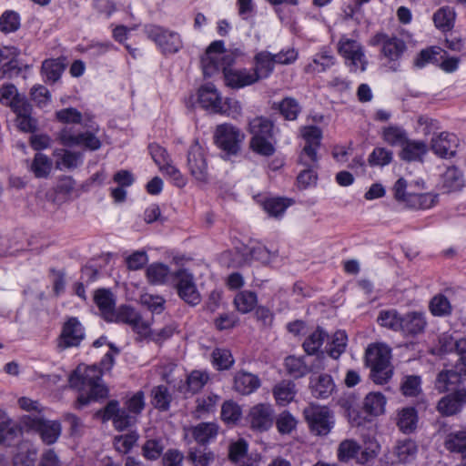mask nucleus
<instances>
[{
	"label": "nucleus",
	"mask_w": 466,
	"mask_h": 466,
	"mask_svg": "<svg viewBox=\"0 0 466 466\" xmlns=\"http://www.w3.org/2000/svg\"><path fill=\"white\" fill-rule=\"evenodd\" d=\"M152 404L155 408L167 410L171 402V395L167 387L160 385L152 390Z\"/></svg>",
	"instance_id": "obj_57"
},
{
	"label": "nucleus",
	"mask_w": 466,
	"mask_h": 466,
	"mask_svg": "<svg viewBox=\"0 0 466 466\" xmlns=\"http://www.w3.org/2000/svg\"><path fill=\"white\" fill-rule=\"evenodd\" d=\"M458 145L457 136L448 132H441L431 139L432 151L444 158L454 157Z\"/></svg>",
	"instance_id": "obj_19"
},
{
	"label": "nucleus",
	"mask_w": 466,
	"mask_h": 466,
	"mask_svg": "<svg viewBox=\"0 0 466 466\" xmlns=\"http://www.w3.org/2000/svg\"><path fill=\"white\" fill-rule=\"evenodd\" d=\"M187 169L191 177L200 184H206L209 180L208 165L204 148L194 143L187 153Z\"/></svg>",
	"instance_id": "obj_11"
},
{
	"label": "nucleus",
	"mask_w": 466,
	"mask_h": 466,
	"mask_svg": "<svg viewBox=\"0 0 466 466\" xmlns=\"http://www.w3.org/2000/svg\"><path fill=\"white\" fill-rule=\"evenodd\" d=\"M37 451L35 448L27 441L19 443L14 453V466H35Z\"/></svg>",
	"instance_id": "obj_26"
},
{
	"label": "nucleus",
	"mask_w": 466,
	"mask_h": 466,
	"mask_svg": "<svg viewBox=\"0 0 466 466\" xmlns=\"http://www.w3.org/2000/svg\"><path fill=\"white\" fill-rule=\"evenodd\" d=\"M94 300L103 318L108 321L116 310V302L112 292L105 289H98L95 293Z\"/></svg>",
	"instance_id": "obj_30"
},
{
	"label": "nucleus",
	"mask_w": 466,
	"mask_h": 466,
	"mask_svg": "<svg viewBox=\"0 0 466 466\" xmlns=\"http://www.w3.org/2000/svg\"><path fill=\"white\" fill-rule=\"evenodd\" d=\"M273 122L264 116H257L248 124V130L252 137H273Z\"/></svg>",
	"instance_id": "obj_36"
},
{
	"label": "nucleus",
	"mask_w": 466,
	"mask_h": 466,
	"mask_svg": "<svg viewBox=\"0 0 466 466\" xmlns=\"http://www.w3.org/2000/svg\"><path fill=\"white\" fill-rule=\"evenodd\" d=\"M390 349L381 343L370 345L366 350V361L371 370V379L376 384L386 383L392 375L390 365Z\"/></svg>",
	"instance_id": "obj_5"
},
{
	"label": "nucleus",
	"mask_w": 466,
	"mask_h": 466,
	"mask_svg": "<svg viewBox=\"0 0 466 466\" xmlns=\"http://www.w3.org/2000/svg\"><path fill=\"white\" fill-rule=\"evenodd\" d=\"M218 433V426L215 422H201L191 428V434L194 440L206 444L214 440Z\"/></svg>",
	"instance_id": "obj_32"
},
{
	"label": "nucleus",
	"mask_w": 466,
	"mask_h": 466,
	"mask_svg": "<svg viewBox=\"0 0 466 466\" xmlns=\"http://www.w3.org/2000/svg\"><path fill=\"white\" fill-rule=\"evenodd\" d=\"M275 420L277 429L281 434L290 433L297 426L295 417L287 410L281 412Z\"/></svg>",
	"instance_id": "obj_61"
},
{
	"label": "nucleus",
	"mask_w": 466,
	"mask_h": 466,
	"mask_svg": "<svg viewBox=\"0 0 466 466\" xmlns=\"http://www.w3.org/2000/svg\"><path fill=\"white\" fill-rule=\"evenodd\" d=\"M285 366L288 372L294 378H301L310 371H317L324 369L322 359L318 358L316 362L309 367L302 358L289 356L285 360Z\"/></svg>",
	"instance_id": "obj_22"
},
{
	"label": "nucleus",
	"mask_w": 466,
	"mask_h": 466,
	"mask_svg": "<svg viewBox=\"0 0 466 466\" xmlns=\"http://www.w3.org/2000/svg\"><path fill=\"white\" fill-rule=\"evenodd\" d=\"M198 101L202 108L214 114H224L237 117L241 112V106L238 101L227 99L223 103L220 93L212 83L205 84L199 87Z\"/></svg>",
	"instance_id": "obj_3"
},
{
	"label": "nucleus",
	"mask_w": 466,
	"mask_h": 466,
	"mask_svg": "<svg viewBox=\"0 0 466 466\" xmlns=\"http://www.w3.org/2000/svg\"><path fill=\"white\" fill-rule=\"evenodd\" d=\"M60 143L66 147H84L96 150L101 147L100 140L93 131L75 133L71 127H64L58 134Z\"/></svg>",
	"instance_id": "obj_13"
},
{
	"label": "nucleus",
	"mask_w": 466,
	"mask_h": 466,
	"mask_svg": "<svg viewBox=\"0 0 466 466\" xmlns=\"http://www.w3.org/2000/svg\"><path fill=\"white\" fill-rule=\"evenodd\" d=\"M309 388L314 397L327 399L333 393L335 383L330 375L319 374L310 377Z\"/></svg>",
	"instance_id": "obj_23"
},
{
	"label": "nucleus",
	"mask_w": 466,
	"mask_h": 466,
	"mask_svg": "<svg viewBox=\"0 0 466 466\" xmlns=\"http://www.w3.org/2000/svg\"><path fill=\"white\" fill-rule=\"evenodd\" d=\"M172 284L181 299L196 306L200 303L201 296L197 289L194 276L187 269L180 268L172 273Z\"/></svg>",
	"instance_id": "obj_8"
},
{
	"label": "nucleus",
	"mask_w": 466,
	"mask_h": 466,
	"mask_svg": "<svg viewBox=\"0 0 466 466\" xmlns=\"http://www.w3.org/2000/svg\"><path fill=\"white\" fill-rule=\"evenodd\" d=\"M22 234L19 232L7 233L0 236V256L12 255L22 248Z\"/></svg>",
	"instance_id": "obj_41"
},
{
	"label": "nucleus",
	"mask_w": 466,
	"mask_h": 466,
	"mask_svg": "<svg viewBox=\"0 0 466 466\" xmlns=\"http://www.w3.org/2000/svg\"><path fill=\"white\" fill-rule=\"evenodd\" d=\"M248 443L244 440H238L229 445V459L238 466H255L253 462L247 463Z\"/></svg>",
	"instance_id": "obj_43"
},
{
	"label": "nucleus",
	"mask_w": 466,
	"mask_h": 466,
	"mask_svg": "<svg viewBox=\"0 0 466 466\" xmlns=\"http://www.w3.org/2000/svg\"><path fill=\"white\" fill-rule=\"evenodd\" d=\"M243 56L239 48L231 51L224 49L223 41H214L207 48L201 57V66L205 76H210L218 70H222L225 75V69L233 68L237 57Z\"/></svg>",
	"instance_id": "obj_2"
},
{
	"label": "nucleus",
	"mask_w": 466,
	"mask_h": 466,
	"mask_svg": "<svg viewBox=\"0 0 466 466\" xmlns=\"http://www.w3.org/2000/svg\"><path fill=\"white\" fill-rule=\"evenodd\" d=\"M260 386V380L258 376L247 372L238 371L234 377V390L242 395H248L254 392Z\"/></svg>",
	"instance_id": "obj_24"
},
{
	"label": "nucleus",
	"mask_w": 466,
	"mask_h": 466,
	"mask_svg": "<svg viewBox=\"0 0 466 466\" xmlns=\"http://www.w3.org/2000/svg\"><path fill=\"white\" fill-rule=\"evenodd\" d=\"M372 46H380V54L387 59L385 67L390 72L400 70V59L407 50V45L401 38L383 32L377 33L370 40Z\"/></svg>",
	"instance_id": "obj_4"
},
{
	"label": "nucleus",
	"mask_w": 466,
	"mask_h": 466,
	"mask_svg": "<svg viewBox=\"0 0 466 466\" xmlns=\"http://www.w3.org/2000/svg\"><path fill=\"white\" fill-rule=\"evenodd\" d=\"M147 35L162 49L164 53H177L183 46L178 33L167 30L161 26H149L147 29Z\"/></svg>",
	"instance_id": "obj_12"
},
{
	"label": "nucleus",
	"mask_w": 466,
	"mask_h": 466,
	"mask_svg": "<svg viewBox=\"0 0 466 466\" xmlns=\"http://www.w3.org/2000/svg\"><path fill=\"white\" fill-rule=\"evenodd\" d=\"M165 444L161 438L148 439L142 446V455L147 460L156 461L163 453Z\"/></svg>",
	"instance_id": "obj_52"
},
{
	"label": "nucleus",
	"mask_w": 466,
	"mask_h": 466,
	"mask_svg": "<svg viewBox=\"0 0 466 466\" xmlns=\"http://www.w3.org/2000/svg\"><path fill=\"white\" fill-rule=\"evenodd\" d=\"M242 416L240 406L233 400H227L221 407V419L228 424L237 423Z\"/></svg>",
	"instance_id": "obj_55"
},
{
	"label": "nucleus",
	"mask_w": 466,
	"mask_h": 466,
	"mask_svg": "<svg viewBox=\"0 0 466 466\" xmlns=\"http://www.w3.org/2000/svg\"><path fill=\"white\" fill-rule=\"evenodd\" d=\"M360 447L353 440H344L340 442L338 449V457L341 461H347L353 459L359 452Z\"/></svg>",
	"instance_id": "obj_62"
},
{
	"label": "nucleus",
	"mask_w": 466,
	"mask_h": 466,
	"mask_svg": "<svg viewBox=\"0 0 466 466\" xmlns=\"http://www.w3.org/2000/svg\"><path fill=\"white\" fill-rule=\"evenodd\" d=\"M418 451L415 441L411 440H405L399 441L394 449V454L400 462H410L416 457Z\"/></svg>",
	"instance_id": "obj_44"
},
{
	"label": "nucleus",
	"mask_w": 466,
	"mask_h": 466,
	"mask_svg": "<svg viewBox=\"0 0 466 466\" xmlns=\"http://www.w3.org/2000/svg\"><path fill=\"white\" fill-rule=\"evenodd\" d=\"M53 156L56 158V167L59 170L76 168L82 161V155L80 153L63 148L55 149Z\"/></svg>",
	"instance_id": "obj_29"
},
{
	"label": "nucleus",
	"mask_w": 466,
	"mask_h": 466,
	"mask_svg": "<svg viewBox=\"0 0 466 466\" xmlns=\"http://www.w3.org/2000/svg\"><path fill=\"white\" fill-rule=\"evenodd\" d=\"M304 416L310 431L316 435L329 434L334 424L333 417L326 407L310 405L304 410Z\"/></svg>",
	"instance_id": "obj_10"
},
{
	"label": "nucleus",
	"mask_w": 466,
	"mask_h": 466,
	"mask_svg": "<svg viewBox=\"0 0 466 466\" xmlns=\"http://www.w3.org/2000/svg\"><path fill=\"white\" fill-rule=\"evenodd\" d=\"M465 404L466 389L463 388L442 397L437 404V410L444 416H451L458 413Z\"/></svg>",
	"instance_id": "obj_20"
},
{
	"label": "nucleus",
	"mask_w": 466,
	"mask_h": 466,
	"mask_svg": "<svg viewBox=\"0 0 466 466\" xmlns=\"http://www.w3.org/2000/svg\"><path fill=\"white\" fill-rule=\"evenodd\" d=\"M455 17L456 13L452 7L442 6L434 13L433 22L438 29L448 32L453 27Z\"/></svg>",
	"instance_id": "obj_34"
},
{
	"label": "nucleus",
	"mask_w": 466,
	"mask_h": 466,
	"mask_svg": "<svg viewBox=\"0 0 466 466\" xmlns=\"http://www.w3.org/2000/svg\"><path fill=\"white\" fill-rule=\"evenodd\" d=\"M386 398L380 392H370L363 400V410L373 416H379L385 411Z\"/></svg>",
	"instance_id": "obj_35"
},
{
	"label": "nucleus",
	"mask_w": 466,
	"mask_h": 466,
	"mask_svg": "<svg viewBox=\"0 0 466 466\" xmlns=\"http://www.w3.org/2000/svg\"><path fill=\"white\" fill-rule=\"evenodd\" d=\"M300 134L305 140V146L299 159L303 166L312 167L318 164L317 150L320 146L322 131L316 126H307L300 129Z\"/></svg>",
	"instance_id": "obj_9"
},
{
	"label": "nucleus",
	"mask_w": 466,
	"mask_h": 466,
	"mask_svg": "<svg viewBox=\"0 0 466 466\" xmlns=\"http://www.w3.org/2000/svg\"><path fill=\"white\" fill-rule=\"evenodd\" d=\"M337 51L351 72L366 70L368 60L364 47L357 39L347 35H341L337 43Z\"/></svg>",
	"instance_id": "obj_6"
},
{
	"label": "nucleus",
	"mask_w": 466,
	"mask_h": 466,
	"mask_svg": "<svg viewBox=\"0 0 466 466\" xmlns=\"http://www.w3.org/2000/svg\"><path fill=\"white\" fill-rule=\"evenodd\" d=\"M382 137L386 143L392 147L402 146L408 139L406 131L399 127H388L383 129Z\"/></svg>",
	"instance_id": "obj_53"
},
{
	"label": "nucleus",
	"mask_w": 466,
	"mask_h": 466,
	"mask_svg": "<svg viewBox=\"0 0 466 466\" xmlns=\"http://www.w3.org/2000/svg\"><path fill=\"white\" fill-rule=\"evenodd\" d=\"M188 457L194 466H209L215 458L213 452L206 449L191 451Z\"/></svg>",
	"instance_id": "obj_64"
},
{
	"label": "nucleus",
	"mask_w": 466,
	"mask_h": 466,
	"mask_svg": "<svg viewBox=\"0 0 466 466\" xmlns=\"http://www.w3.org/2000/svg\"><path fill=\"white\" fill-rule=\"evenodd\" d=\"M289 206L290 202L281 198H270L263 202L264 210L273 218L281 217Z\"/></svg>",
	"instance_id": "obj_51"
},
{
	"label": "nucleus",
	"mask_w": 466,
	"mask_h": 466,
	"mask_svg": "<svg viewBox=\"0 0 466 466\" xmlns=\"http://www.w3.org/2000/svg\"><path fill=\"white\" fill-rule=\"evenodd\" d=\"M401 391L408 397L418 396L421 391V380L420 376L409 375L404 377L401 383Z\"/></svg>",
	"instance_id": "obj_60"
},
{
	"label": "nucleus",
	"mask_w": 466,
	"mask_h": 466,
	"mask_svg": "<svg viewBox=\"0 0 466 466\" xmlns=\"http://www.w3.org/2000/svg\"><path fill=\"white\" fill-rule=\"evenodd\" d=\"M20 425L26 431L38 433L47 445L54 444L61 434V424L57 420H46L39 415H24L20 419Z\"/></svg>",
	"instance_id": "obj_7"
},
{
	"label": "nucleus",
	"mask_w": 466,
	"mask_h": 466,
	"mask_svg": "<svg viewBox=\"0 0 466 466\" xmlns=\"http://www.w3.org/2000/svg\"><path fill=\"white\" fill-rule=\"evenodd\" d=\"M102 371L96 366L78 365L69 376V385L78 392L76 406L82 408L93 400L104 399L108 390L102 383Z\"/></svg>",
	"instance_id": "obj_1"
},
{
	"label": "nucleus",
	"mask_w": 466,
	"mask_h": 466,
	"mask_svg": "<svg viewBox=\"0 0 466 466\" xmlns=\"http://www.w3.org/2000/svg\"><path fill=\"white\" fill-rule=\"evenodd\" d=\"M137 440L138 435L136 432L116 436L114 446L117 451L126 454L133 448Z\"/></svg>",
	"instance_id": "obj_63"
},
{
	"label": "nucleus",
	"mask_w": 466,
	"mask_h": 466,
	"mask_svg": "<svg viewBox=\"0 0 466 466\" xmlns=\"http://www.w3.org/2000/svg\"><path fill=\"white\" fill-rule=\"evenodd\" d=\"M347 335L343 330H338L334 333L332 341L328 344V352L333 359H338L344 351L347 346Z\"/></svg>",
	"instance_id": "obj_56"
},
{
	"label": "nucleus",
	"mask_w": 466,
	"mask_h": 466,
	"mask_svg": "<svg viewBox=\"0 0 466 466\" xmlns=\"http://www.w3.org/2000/svg\"><path fill=\"white\" fill-rule=\"evenodd\" d=\"M147 277L148 281L153 284H164L169 279L172 280V273H170L168 267L162 263H153L148 266Z\"/></svg>",
	"instance_id": "obj_42"
},
{
	"label": "nucleus",
	"mask_w": 466,
	"mask_h": 466,
	"mask_svg": "<svg viewBox=\"0 0 466 466\" xmlns=\"http://www.w3.org/2000/svg\"><path fill=\"white\" fill-rule=\"evenodd\" d=\"M275 61L268 51L258 52L254 57L253 74L257 75L258 81L262 78H267L274 70Z\"/></svg>",
	"instance_id": "obj_28"
},
{
	"label": "nucleus",
	"mask_w": 466,
	"mask_h": 466,
	"mask_svg": "<svg viewBox=\"0 0 466 466\" xmlns=\"http://www.w3.org/2000/svg\"><path fill=\"white\" fill-rule=\"evenodd\" d=\"M428 152V146L424 141L410 140L402 146L400 157L405 161H421Z\"/></svg>",
	"instance_id": "obj_27"
},
{
	"label": "nucleus",
	"mask_w": 466,
	"mask_h": 466,
	"mask_svg": "<svg viewBox=\"0 0 466 466\" xmlns=\"http://www.w3.org/2000/svg\"><path fill=\"white\" fill-rule=\"evenodd\" d=\"M464 186L462 173L455 167L447 168L442 176V187L447 192L461 190Z\"/></svg>",
	"instance_id": "obj_37"
},
{
	"label": "nucleus",
	"mask_w": 466,
	"mask_h": 466,
	"mask_svg": "<svg viewBox=\"0 0 466 466\" xmlns=\"http://www.w3.org/2000/svg\"><path fill=\"white\" fill-rule=\"evenodd\" d=\"M273 394L279 404L286 405L295 397V384L289 380H283L275 386Z\"/></svg>",
	"instance_id": "obj_46"
},
{
	"label": "nucleus",
	"mask_w": 466,
	"mask_h": 466,
	"mask_svg": "<svg viewBox=\"0 0 466 466\" xmlns=\"http://www.w3.org/2000/svg\"><path fill=\"white\" fill-rule=\"evenodd\" d=\"M257 295L252 291H241L234 299L236 309L241 313L250 312L257 305Z\"/></svg>",
	"instance_id": "obj_49"
},
{
	"label": "nucleus",
	"mask_w": 466,
	"mask_h": 466,
	"mask_svg": "<svg viewBox=\"0 0 466 466\" xmlns=\"http://www.w3.org/2000/svg\"><path fill=\"white\" fill-rule=\"evenodd\" d=\"M63 71L64 66L57 59H47L42 64V75L46 81H57Z\"/></svg>",
	"instance_id": "obj_54"
},
{
	"label": "nucleus",
	"mask_w": 466,
	"mask_h": 466,
	"mask_svg": "<svg viewBox=\"0 0 466 466\" xmlns=\"http://www.w3.org/2000/svg\"><path fill=\"white\" fill-rule=\"evenodd\" d=\"M214 138L217 146L222 150L228 154H236L243 136L237 127L228 124H222L218 126Z\"/></svg>",
	"instance_id": "obj_16"
},
{
	"label": "nucleus",
	"mask_w": 466,
	"mask_h": 466,
	"mask_svg": "<svg viewBox=\"0 0 466 466\" xmlns=\"http://www.w3.org/2000/svg\"><path fill=\"white\" fill-rule=\"evenodd\" d=\"M392 157L393 154L390 150L384 147H376L369 156L368 162L370 167H384L391 162Z\"/></svg>",
	"instance_id": "obj_59"
},
{
	"label": "nucleus",
	"mask_w": 466,
	"mask_h": 466,
	"mask_svg": "<svg viewBox=\"0 0 466 466\" xmlns=\"http://www.w3.org/2000/svg\"><path fill=\"white\" fill-rule=\"evenodd\" d=\"M211 361L218 370H229L235 362L230 350L219 348L212 351Z\"/></svg>",
	"instance_id": "obj_47"
},
{
	"label": "nucleus",
	"mask_w": 466,
	"mask_h": 466,
	"mask_svg": "<svg viewBox=\"0 0 466 466\" xmlns=\"http://www.w3.org/2000/svg\"><path fill=\"white\" fill-rule=\"evenodd\" d=\"M247 419L252 430L267 431L275 421V411L270 404L258 403L250 408Z\"/></svg>",
	"instance_id": "obj_14"
},
{
	"label": "nucleus",
	"mask_w": 466,
	"mask_h": 466,
	"mask_svg": "<svg viewBox=\"0 0 466 466\" xmlns=\"http://www.w3.org/2000/svg\"><path fill=\"white\" fill-rule=\"evenodd\" d=\"M85 338V330L80 321L76 317L69 318L63 325L58 338V348L66 350L77 347Z\"/></svg>",
	"instance_id": "obj_17"
},
{
	"label": "nucleus",
	"mask_w": 466,
	"mask_h": 466,
	"mask_svg": "<svg viewBox=\"0 0 466 466\" xmlns=\"http://www.w3.org/2000/svg\"><path fill=\"white\" fill-rule=\"evenodd\" d=\"M280 115L289 121H294L301 112V106L299 101L291 96L283 98L279 103L275 104Z\"/></svg>",
	"instance_id": "obj_38"
},
{
	"label": "nucleus",
	"mask_w": 466,
	"mask_h": 466,
	"mask_svg": "<svg viewBox=\"0 0 466 466\" xmlns=\"http://www.w3.org/2000/svg\"><path fill=\"white\" fill-rule=\"evenodd\" d=\"M418 422L417 410L412 407L402 408L398 412L397 425L404 433L412 432Z\"/></svg>",
	"instance_id": "obj_33"
},
{
	"label": "nucleus",
	"mask_w": 466,
	"mask_h": 466,
	"mask_svg": "<svg viewBox=\"0 0 466 466\" xmlns=\"http://www.w3.org/2000/svg\"><path fill=\"white\" fill-rule=\"evenodd\" d=\"M428 326L426 314L423 311H409L402 316L400 333L404 337L414 338L424 333Z\"/></svg>",
	"instance_id": "obj_18"
},
{
	"label": "nucleus",
	"mask_w": 466,
	"mask_h": 466,
	"mask_svg": "<svg viewBox=\"0 0 466 466\" xmlns=\"http://www.w3.org/2000/svg\"><path fill=\"white\" fill-rule=\"evenodd\" d=\"M108 321L126 323L141 337H146L149 333V322L144 320L141 315L129 306L119 307Z\"/></svg>",
	"instance_id": "obj_15"
},
{
	"label": "nucleus",
	"mask_w": 466,
	"mask_h": 466,
	"mask_svg": "<svg viewBox=\"0 0 466 466\" xmlns=\"http://www.w3.org/2000/svg\"><path fill=\"white\" fill-rule=\"evenodd\" d=\"M273 137H251L250 147L258 155L270 157L275 153V147L272 143Z\"/></svg>",
	"instance_id": "obj_58"
},
{
	"label": "nucleus",
	"mask_w": 466,
	"mask_h": 466,
	"mask_svg": "<svg viewBox=\"0 0 466 466\" xmlns=\"http://www.w3.org/2000/svg\"><path fill=\"white\" fill-rule=\"evenodd\" d=\"M336 64V57L332 52L323 47L317 53L312 62L306 66L308 73H321L329 69Z\"/></svg>",
	"instance_id": "obj_25"
},
{
	"label": "nucleus",
	"mask_w": 466,
	"mask_h": 466,
	"mask_svg": "<svg viewBox=\"0 0 466 466\" xmlns=\"http://www.w3.org/2000/svg\"><path fill=\"white\" fill-rule=\"evenodd\" d=\"M402 316L396 309L382 310L377 320L381 327L400 333Z\"/></svg>",
	"instance_id": "obj_40"
},
{
	"label": "nucleus",
	"mask_w": 466,
	"mask_h": 466,
	"mask_svg": "<svg viewBox=\"0 0 466 466\" xmlns=\"http://www.w3.org/2000/svg\"><path fill=\"white\" fill-rule=\"evenodd\" d=\"M461 374L457 370H442L438 374L435 387L440 392L450 390L453 386L461 380Z\"/></svg>",
	"instance_id": "obj_45"
},
{
	"label": "nucleus",
	"mask_w": 466,
	"mask_h": 466,
	"mask_svg": "<svg viewBox=\"0 0 466 466\" xmlns=\"http://www.w3.org/2000/svg\"><path fill=\"white\" fill-rule=\"evenodd\" d=\"M53 167V162L46 155L36 153L30 165V171L37 178L47 177Z\"/></svg>",
	"instance_id": "obj_39"
},
{
	"label": "nucleus",
	"mask_w": 466,
	"mask_h": 466,
	"mask_svg": "<svg viewBox=\"0 0 466 466\" xmlns=\"http://www.w3.org/2000/svg\"><path fill=\"white\" fill-rule=\"evenodd\" d=\"M328 335L320 328L313 331L303 342V348L309 355L316 354L323 345Z\"/></svg>",
	"instance_id": "obj_50"
},
{
	"label": "nucleus",
	"mask_w": 466,
	"mask_h": 466,
	"mask_svg": "<svg viewBox=\"0 0 466 466\" xmlns=\"http://www.w3.org/2000/svg\"><path fill=\"white\" fill-rule=\"evenodd\" d=\"M444 447L451 452L461 454L462 461L466 462V430L448 433L444 439Z\"/></svg>",
	"instance_id": "obj_31"
},
{
	"label": "nucleus",
	"mask_w": 466,
	"mask_h": 466,
	"mask_svg": "<svg viewBox=\"0 0 466 466\" xmlns=\"http://www.w3.org/2000/svg\"><path fill=\"white\" fill-rule=\"evenodd\" d=\"M224 80L228 86L238 89L258 82V77L250 69L227 68Z\"/></svg>",
	"instance_id": "obj_21"
},
{
	"label": "nucleus",
	"mask_w": 466,
	"mask_h": 466,
	"mask_svg": "<svg viewBox=\"0 0 466 466\" xmlns=\"http://www.w3.org/2000/svg\"><path fill=\"white\" fill-rule=\"evenodd\" d=\"M429 309L436 317L449 316L452 311L449 299L442 294H437L431 299Z\"/></svg>",
	"instance_id": "obj_48"
}]
</instances>
